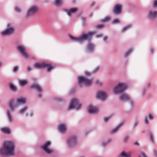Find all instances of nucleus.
I'll list each match as a JSON object with an SVG mask.
<instances>
[{
	"label": "nucleus",
	"mask_w": 157,
	"mask_h": 157,
	"mask_svg": "<svg viewBox=\"0 0 157 157\" xmlns=\"http://www.w3.org/2000/svg\"><path fill=\"white\" fill-rule=\"evenodd\" d=\"M15 143L12 141H5L2 145V148L0 149V154L2 155L13 156L14 155L15 148Z\"/></svg>",
	"instance_id": "1"
},
{
	"label": "nucleus",
	"mask_w": 157,
	"mask_h": 157,
	"mask_svg": "<svg viewBox=\"0 0 157 157\" xmlns=\"http://www.w3.org/2000/svg\"><path fill=\"white\" fill-rule=\"evenodd\" d=\"M96 33L95 32H90L88 33L83 34L82 36L77 37H75L71 36H70V38L75 41L82 43L84 40L90 39L92 36Z\"/></svg>",
	"instance_id": "2"
},
{
	"label": "nucleus",
	"mask_w": 157,
	"mask_h": 157,
	"mask_svg": "<svg viewBox=\"0 0 157 157\" xmlns=\"http://www.w3.org/2000/svg\"><path fill=\"white\" fill-rule=\"evenodd\" d=\"M78 142L77 137L73 136L68 138L66 141V144L67 147L69 148H71L78 144Z\"/></svg>",
	"instance_id": "3"
},
{
	"label": "nucleus",
	"mask_w": 157,
	"mask_h": 157,
	"mask_svg": "<svg viewBox=\"0 0 157 157\" xmlns=\"http://www.w3.org/2000/svg\"><path fill=\"white\" fill-rule=\"evenodd\" d=\"M127 87V85L126 84L119 83L114 87L113 90V93L116 94L123 93Z\"/></svg>",
	"instance_id": "4"
},
{
	"label": "nucleus",
	"mask_w": 157,
	"mask_h": 157,
	"mask_svg": "<svg viewBox=\"0 0 157 157\" xmlns=\"http://www.w3.org/2000/svg\"><path fill=\"white\" fill-rule=\"evenodd\" d=\"M81 104H78V100L75 98L70 101L67 109L69 110L73 109L78 110L81 108Z\"/></svg>",
	"instance_id": "5"
},
{
	"label": "nucleus",
	"mask_w": 157,
	"mask_h": 157,
	"mask_svg": "<svg viewBox=\"0 0 157 157\" xmlns=\"http://www.w3.org/2000/svg\"><path fill=\"white\" fill-rule=\"evenodd\" d=\"M78 82L79 85L82 83L84 84L86 86H89L91 84L92 81V79H88L82 76L78 77Z\"/></svg>",
	"instance_id": "6"
},
{
	"label": "nucleus",
	"mask_w": 157,
	"mask_h": 157,
	"mask_svg": "<svg viewBox=\"0 0 157 157\" xmlns=\"http://www.w3.org/2000/svg\"><path fill=\"white\" fill-rule=\"evenodd\" d=\"M17 50L21 54L25 59L29 57V55L26 52V48L24 46L19 45L17 47Z\"/></svg>",
	"instance_id": "7"
},
{
	"label": "nucleus",
	"mask_w": 157,
	"mask_h": 157,
	"mask_svg": "<svg viewBox=\"0 0 157 157\" xmlns=\"http://www.w3.org/2000/svg\"><path fill=\"white\" fill-rule=\"evenodd\" d=\"M14 28L9 24H7V28L1 32V35L3 36H5L13 34L14 32Z\"/></svg>",
	"instance_id": "8"
},
{
	"label": "nucleus",
	"mask_w": 157,
	"mask_h": 157,
	"mask_svg": "<svg viewBox=\"0 0 157 157\" xmlns=\"http://www.w3.org/2000/svg\"><path fill=\"white\" fill-rule=\"evenodd\" d=\"M96 97L97 99L104 101L107 98V92L104 91H99L97 93Z\"/></svg>",
	"instance_id": "9"
},
{
	"label": "nucleus",
	"mask_w": 157,
	"mask_h": 157,
	"mask_svg": "<svg viewBox=\"0 0 157 157\" xmlns=\"http://www.w3.org/2000/svg\"><path fill=\"white\" fill-rule=\"evenodd\" d=\"M38 10V9L36 6H33L28 10L26 13V16L29 17L34 14Z\"/></svg>",
	"instance_id": "10"
},
{
	"label": "nucleus",
	"mask_w": 157,
	"mask_h": 157,
	"mask_svg": "<svg viewBox=\"0 0 157 157\" xmlns=\"http://www.w3.org/2000/svg\"><path fill=\"white\" fill-rule=\"evenodd\" d=\"M147 16V18L150 20L155 19L157 16V11L153 10H149L148 12Z\"/></svg>",
	"instance_id": "11"
},
{
	"label": "nucleus",
	"mask_w": 157,
	"mask_h": 157,
	"mask_svg": "<svg viewBox=\"0 0 157 157\" xmlns=\"http://www.w3.org/2000/svg\"><path fill=\"white\" fill-rule=\"evenodd\" d=\"M77 8H72L69 9H64L63 11L65 12L69 17H71V14L75 13L78 10Z\"/></svg>",
	"instance_id": "12"
},
{
	"label": "nucleus",
	"mask_w": 157,
	"mask_h": 157,
	"mask_svg": "<svg viewBox=\"0 0 157 157\" xmlns=\"http://www.w3.org/2000/svg\"><path fill=\"white\" fill-rule=\"evenodd\" d=\"M122 5L120 4H117L113 9V12L115 14H119L121 13Z\"/></svg>",
	"instance_id": "13"
},
{
	"label": "nucleus",
	"mask_w": 157,
	"mask_h": 157,
	"mask_svg": "<svg viewBox=\"0 0 157 157\" xmlns=\"http://www.w3.org/2000/svg\"><path fill=\"white\" fill-rule=\"evenodd\" d=\"M120 98L121 100L122 101L129 100L131 106H132L134 104L133 101L131 100L128 95L126 94H122L120 97Z\"/></svg>",
	"instance_id": "14"
},
{
	"label": "nucleus",
	"mask_w": 157,
	"mask_h": 157,
	"mask_svg": "<svg viewBox=\"0 0 157 157\" xmlns=\"http://www.w3.org/2000/svg\"><path fill=\"white\" fill-rule=\"evenodd\" d=\"M51 144V142L48 141L46 142L41 147L47 153L50 154L52 152V151L48 149V147Z\"/></svg>",
	"instance_id": "15"
},
{
	"label": "nucleus",
	"mask_w": 157,
	"mask_h": 157,
	"mask_svg": "<svg viewBox=\"0 0 157 157\" xmlns=\"http://www.w3.org/2000/svg\"><path fill=\"white\" fill-rule=\"evenodd\" d=\"M88 112L90 114H94L98 112V108L92 105H90L87 109Z\"/></svg>",
	"instance_id": "16"
},
{
	"label": "nucleus",
	"mask_w": 157,
	"mask_h": 157,
	"mask_svg": "<svg viewBox=\"0 0 157 157\" xmlns=\"http://www.w3.org/2000/svg\"><path fill=\"white\" fill-rule=\"evenodd\" d=\"M94 45L92 43L89 42L86 47V51L87 52L92 53L94 48Z\"/></svg>",
	"instance_id": "17"
},
{
	"label": "nucleus",
	"mask_w": 157,
	"mask_h": 157,
	"mask_svg": "<svg viewBox=\"0 0 157 157\" xmlns=\"http://www.w3.org/2000/svg\"><path fill=\"white\" fill-rule=\"evenodd\" d=\"M30 87L32 89H34L38 91L41 93L42 90L40 86L38 84H34L30 86Z\"/></svg>",
	"instance_id": "18"
},
{
	"label": "nucleus",
	"mask_w": 157,
	"mask_h": 157,
	"mask_svg": "<svg viewBox=\"0 0 157 157\" xmlns=\"http://www.w3.org/2000/svg\"><path fill=\"white\" fill-rule=\"evenodd\" d=\"M44 64H45L44 68L47 67V71L48 72L50 71H51L54 68V66L52 65L51 63H44Z\"/></svg>",
	"instance_id": "19"
},
{
	"label": "nucleus",
	"mask_w": 157,
	"mask_h": 157,
	"mask_svg": "<svg viewBox=\"0 0 157 157\" xmlns=\"http://www.w3.org/2000/svg\"><path fill=\"white\" fill-rule=\"evenodd\" d=\"M26 99L24 98L21 97L17 100V105L24 104L26 103Z\"/></svg>",
	"instance_id": "20"
},
{
	"label": "nucleus",
	"mask_w": 157,
	"mask_h": 157,
	"mask_svg": "<svg viewBox=\"0 0 157 157\" xmlns=\"http://www.w3.org/2000/svg\"><path fill=\"white\" fill-rule=\"evenodd\" d=\"M45 64L44 63H37L34 65V67L37 69L43 68Z\"/></svg>",
	"instance_id": "21"
},
{
	"label": "nucleus",
	"mask_w": 157,
	"mask_h": 157,
	"mask_svg": "<svg viewBox=\"0 0 157 157\" xmlns=\"http://www.w3.org/2000/svg\"><path fill=\"white\" fill-rule=\"evenodd\" d=\"M58 129L60 132L63 133L66 130L65 125L63 124H60L58 125Z\"/></svg>",
	"instance_id": "22"
},
{
	"label": "nucleus",
	"mask_w": 157,
	"mask_h": 157,
	"mask_svg": "<svg viewBox=\"0 0 157 157\" xmlns=\"http://www.w3.org/2000/svg\"><path fill=\"white\" fill-rule=\"evenodd\" d=\"M9 105L11 110L12 112H13L15 109L16 105L14 104L13 100H11L9 102Z\"/></svg>",
	"instance_id": "23"
},
{
	"label": "nucleus",
	"mask_w": 157,
	"mask_h": 157,
	"mask_svg": "<svg viewBox=\"0 0 157 157\" xmlns=\"http://www.w3.org/2000/svg\"><path fill=\"white\" fill-rule=\"evenodd\" d=\"M7 115L9 122L10 123L12 122L13 121V120L11 113L10 110L8 109L7 110Z\"/></svg>",
	"instance_id": "24"
},
{
	"label": "nucleus",
	"mask_w": 157,
	"mask_h": 157,
	"mask_svg": "<svg viewBox=\"0 0 157 157\" xmlns=\"http://www.w3.org/2000/svg\"><path fill=\"white\" fill-rule=\"evenodd\" d=\"M123 123H120L118 124L116 128H113L111 131V133H114L116 132L122 126L123 124Z\"/></svg>",
	"instance_id": "25"
},
{
	"label": "nucleus",
	"mask_w": 157,
	"mask_h": 157,
	"mask_svg": "<svg viewBox=\"0 0 157 157\" xmlns=\"http://www.w3.org/2000/svg\"><path fill=\"white\" fill-rule=\"evenodd\" d=\"M28 107L25 105L21 108L18 112V113L20 114H23L28 109Z\"/></svg>",
	"instance_id": "26"
},
{
	"label": "nucleus",
	"mask_w": 157,
	"mask_h": 157,
	"mask_svg": "<svg viewBox=\"0 0 157 157\" xmlns=\"http://www.w3.org/2000/svg\"><path fill=\"white\" fill-rule=\"evenodd\" d=\"M132 25L131 24H129L126 25V26L122 28L121 31V32L124 33L126 30H128V29L131 28L132 27Z\"/></svg>",
	"instance_id": "27"
},
{
	"label": "nucleus",
	"mask_w": 157,
	"mask_h": 157,
	"mask_svg": "<svg viewBox=\"0 0 157 157\" xmlns=\"http://www.w3.org/2000/svg\"><path fill=\"white\" fill-rule=\"evenodd\" d=\"M9 86L12 91L15 92L17 91V88L13 83H9Z\"/></svg>",
	"instance_id": "28"
},
{
	"label": "nucleus",
	"mask_w": 157,
	"mask_h": 157,
	"mask_svg": "<svg viewBox=\"0 0 157 157\" xmlns=\"http://www.w3.org/2000/svg\"><path fill=\"white\" fill-rule=\"evenodd\" d=\"M1 131L4 133L9 134L10 133V130L8 128H4L2 129Z\"/></svg>",
	"instance_id": "29"
},
{
	"label": "nucleus",
	"mask_w": 157,
	"mask_h": 157,
	"mask_svg": "<svg viewBox=\"0 0 157 157\" xmlns=\"http://www.w3.org/2000/svg\"><path fill=\"white\" fill-rule=\"evenodd\" d=\"M18 82L20 85L21 86H25L28 83L27 80H20Z\"/></svg>",
	"instance_id": "30"
},
{
	"label": "nucleus",
	"mask_w": 157,
	"mask_h": 157,
	"mask_svg": "<svg viewBox=\"0 0 157 157\" xmlns=\"http://www.w3.org/2000/svg\"><path fill=\"white\" fill-rule=\"evenodd\" d=\"M54 3L55 5L57 6H59L62 4L61 0H55Z\"/></svg>",
	"instance_id": "31"
},
{
	"label": "nucleus",
	"mask_w": 157,
	"mask_h": 157,
	"mask_svg": "<svg viewBox=\"0 0 157 157\" xmlns=\"http://www.w3.org/2000/svg\"><path fill=\"white\" fill-rule=\"evenodd\" d=\"M132 48H130L129 49H128L127 51L125 53L124 56L125 57H128V56L129 55V54L132 52Z\"/></svg>",
	"instance_id": "32"
},
{
	"label": "nucleus",
	"mask_w": 157,
	"mask_h": 157,
	"mask_svg": "<svg viewBox=\"0 0 157 157\" xmlns=\"http://www.w3.org/2000/svg\"><path fill=\"white\" fill-rule=\"evenodd\" d=\"M149 135L150 136V139L152 143H154V135H153L151 132L149 133Z\"/></svg>",
	"instance_id": "33"
},
{
	"label": "nucleus",
	"mask_w": 157,
	"mask_h": 157,
	"mask_svg": "<svg viewBox=\"0 0 157 157\" xmlns=\"http://www.w3.org/2000/svg\"><path fill=\"white\" fill-rule=\"evenodd\" d=\"M110 19V18L109 17H107L101 20V21L102 22H108L109 20Z\"/></svg>",
	"instance_id": "34"
},
{
	"label": "nucleus",
	"mask_w": 157,
	"mask_h": 157,
	"mask_svg": "<svg viewBox=\"0 0 157 157\" xmlns=\"http://www.w3.org/2000/svg\"><path fill=\"white\" fill-rule=\"evenodd\" d=\"M120 22V20L118 18H116L113 20L112 22V24H116L119 23Z\"/></svg>",
	"instance_id": "35"
},
{
	"label": "nucleus",
	"mask_w": 157,
	"mask_h": 157,
	"mask_svg": "<svg viewBox=\"0 0 157 157\" xmlns=\"http://www.w3.org/2000/svg\"><path fill=\"white\" fill-rule=\"evenodd\" d=\"M55 100L59 102L62 101H64V99L59 97H56L55 98Z\"/></svg>",
	"instance_id": "36"
},
{
	"label": "nucleus",
	"mask_w": 157,
	"mask_h": 157,
	"mask_svg": "<svg viewBox=\"0 0 157 157\" xmlns=\"http://www.w3.org/2000/svg\"><path fill=\"white\" fill-rule=\"evenodd\" d=\"M18 70V67L17 66H15L14 67L13 71L14 73L16 72Z\"/></svg>",
	"instance_id": "37"
},
{
	"label": "nucleus",
	"mask_w": 157,
	"mask_h": 157,
	"mask_svg": "<svg viewBox=\"0 0 157 157\" xmlns=\"http://www.w3.org/2000/svg\"><path fill=\"white\" fill-rule=\"evenodd\" d=\"M139 121L138 120H136L135 121L134 124H133V127L134 128H135L139 124Z\"/></svg>",
	"instance_id": "38"
},
{
	"label": "nucleus",
	"mask_w": 157,
	"mask_h": 157,
	"mask_svg": "<svg viewBox=\"0 0 157 157\" xmlns=\"http://www.w3.org/2000/svg\"><path fill=\"white\" fill-rule=\"evenodd\" d=\"M147 91V89L146 88H144L142 90V96H144L145 95L146 92Z\"/></svg>",
	"instance_id": "39"
},
{
	"label": "nucleus",
	"mask_w": 157,
	"mask_h": 157,
	"mask_svg": "<svg viewBox=\"0 0 157 157\" xmlns=\"http://www.w3.org/2000/svg\"><path fill=\"white\" fill-rule=\"evenodd\" d=\"M153 6L154 7H157V0H154L153 2Z\"/></svg>",
	"instance_id": "40"
},
{
	"label": "nucleus",
	"mask_w": 157,
	"mask_h": 157,
	"mask_svg": "<svg viewBox=\"0 0 157 157\" xmlns=\"http://www.w3.org/2000/svg\"><path fill=\"white\" fill-rule=\"evenodd\" d=\"M15 10L17 12L19 13L21 12V10L20 8L17 6L15 7Z\"/></svg>",
	"instance_id": "41"
},
{
	"label": "nucleus",
	"mask_w": 157,
	"mask_h": 157,
	"mask_svg": "<svg viewBox=\"0 0 157 157\" xmlns=\"http://www.w3.org/2000/svg\"><path fill=\"white\" fill-rule=\"evenodd\" d=\"M103 27L104 26L102 25H98L96 26V28L97 29H102Z\"/></svg>",
	"instance_id": "42"
},
{
	"label": "nucleus",
	"mask_w": 157,
	"mask_h": 157,
	"mask_svg": "<svg viewBox=\"0 0 157 157\" xmlns=\"http://www.w3.org/2000/svg\"><path fill=\"white\" fill-rule=\"evenodd\" d=\"M147 157L145 155V153L143 152L141 153V155H139V157Z\"/></svg>",
	"instance_id": "43"
},
{
	"label": "nucleus",
	"mask_w": 157,
	"mask_h": 157,
	"mask_svg": "<svg viewBox=\"0 0 157 157\" xmlns=\"http://www.w3.org/2000/svg\"><path fill=\"white\" fill-rule=\"evenodd\" d=\"M110 117H107L104 118V121L105 122H108V121L110 119Z\"/></svg>",
	"instance_id": "44"
},
{
	"label": "nucleus",
	"mask_w": 157,
	"mask_h": 157,
	"mask_svg": "<svg viewBox=\"0 0 157 157\" xmlns=\"http://www.w3.org/2000/svg\"><path fill=\"white\" fill-rule=\"evenodd\" d=\"M145 123L147 124H149V122L148 121L147 119V116H146L145 118Z\"/></svg>",
	"instance_id": "45"
},
{
	"label": "nucleus",
	"mask_w": 157,
	"mask_h": 157,
	"mask_svg": "<svg viewBox=\"0 0 157 157\" xmlns=\"http://www.w3.org/2000/svg\"><path fill=\"white\" fill-rule=\"evenodd\" d=\"M129 136H126L124 138V142H126L129 139Z\"/></svg>",
	"instance_id": "46"
},
{
	"label": "nucleus",
	"mask_w": 157,
	"mask_h": 157,
	"mask_svg": "<svg viewBox=\"0 0 157 157\" xmlns=\"http://www.w3.org/2000/svg\"><path fill=\"white\" fill-rule=\"evenodd\" d=\"M149 118L151 120H152L153 119V116L150 113L149 114Z\"/></svg>",
	"instance_id": "47"
},
{
	"label": "nucleus",
	"mask_w": 157,
	"mask_h": 157,
	"mask_svg": "<svg viewBox=\"0 0 157 157\" xmlns=\"http://www.w3.org/2000/svg\"><path fill=\"white\" fill-rule=\"evenodd\" d=\"M27 69L28 72H29L32 70V68L29 66H28L27 67Z\"/></svg>",
	"instance_id": "48"
},
{
	"label": "nucleus",
	"mask_w": 157,
	"mask_h": 157,
	"mask_svg": "<svg viewBox=\"0 0 157 157\" xmlns=\"http://www.w3.org/2000/svg\"><path fill=\"white\" fill-rule=\"evenodd\" d=\"M108 144L106 142H104L102 143V146L103 147H105Z\"/></svg>",
	"instance_id": "49"
},
{
	"label": "nucleus",
	"mask_w": 157,
	"mask_h": 157,
	"mask_svg": "<svg viewBox=\"0 0 157 157\" xmlns=\"http://www.w3.org/2000/svg\"><path fill=\"white\" fill-rule=\"evenodd\" d=\"M154 152L155 156L156 157H157V151L156 150H154Z\"/></svg>",
	"instance_id": "50"
},
{
	"label": "nucleus",
	"mask_w": 157,
	"mask_h": 157,
	"mask_svg": "<svg viewBox=\"0 0 157 157\" xmlns=\"http://www.w3.org/2000/svg\"><path fill=\"white\" fill-rule=\"evenodd\" d=\"M96 82L97 84L99 85H101L102 84L101 82L98 80H97L96 81Z\"/></svg>",
	"instance_id": "51"
},
{
	"label": "nucleus",
	"mask_w": 157,
	"mask_h": 157,
	"mask_svg": "<svg viewBox=\"0 0 157 157\" xmlns=\"http://www.w3.org/2000/svg\"><path fill=\"white\" fill-rule=\"evenodd\" d=\"M99 68L98 67H96L94 70V71L96 72L98 71L99 70Z\"/></svg>",
	"instance_id": "52"
},
{
	"label": "nucleus",
	"mask_w": 157,
	"mask_h": 157,
	"mask_svg": "<svg viewBox=\"0 0 157 157\" xmlns=\"http://www.w3.org/2000/svg\"><path fill=\"white\" fill-rule=\"evenodd\" d=\"M102 34H100L98 35H97L96 36L97 38L100 37H102Z\"/></svg>",
	"instance_id": "53"
},
{
	"label": "nucleus",
	"mask_w": 157,
	"mask_h": 157,
	"mask_svg": "<svg viewBox=\"0 0 157 157\" xmlns=\"http://www.w3.org/2000/svg\"><path fill=\"white\" fill-rule=\"evenodd\" d=\"M134 144L135 145L139 146V143L138 142L136 141L134 143Z\"/></svg>",
	"instance_id": "54"
},
{
	"label": "nucleus",
	"mask_w": 157,
	"mask_h": 157,
	"mask_svg": "<svg viewBox=\"0 0 157 157\" xmlns=\"http://www.w3.org/2000/svg\"><path fill=\"white\" fill-rule=\"evenodd\" d=\"M111 141V140L110 139H108L106 141V143L108 144H109Z\"/></svg>",
	"instance_id": "55"
},
{
	"label": "nucleus",
	"mask_w": 157,
	"mask_h": 157,
	"mask_svg": "<svg viewBox=\"0 0 157 157\" xmlns=\"http://www.w3.org/2000/svg\"><path fill=\"white\" fill-rule=\"evenodd\" d=\"M95 4V2H92L90 4V6L91 7V6H94V5Z\"/></svg>",
	"instance_id": "56"
},
{
	"label": "nucleus",
	"mask_w": 157,
	"mask_h": 157,
	"mask_svg": "<svg viewBox=\"0 0 157 157\" xmlns=\"http://www.w3.org/2000/svg\"><path fill=\"white\" fill-rule=\"evenodd\" d=\"M151 52L152 54L154 52V49L153 48H151Z\"/></svg>",
	"instance_id": "57"
},
{
	"label": "nucleus",
	"mask_w": 157,
	"mask_h": 157,
	"mask_svg": "<svg viewBox=\"0 0 157 157\" xmlns=\"http://www.w3.org/2000/svg\"><path fill=\"white\" fill-rule=\"evenodd\" d=\"M108 38L106 36H104L103 38V40L104 41H106L107 40Z\"/></svg>",
	"instance_id": "58"
},
{
	"label": "nucleus",
	"mask_w": 157,
	"mask_h": 157,
	"mask_svg": "<svg viewBox=\"0 0 157 157\" xmlns=\"http://www.w3.org/2000/svg\"><path fill=\"white\" fill-rule=\"evenodd\" d=\"M87 19L86 17H83L82 18V21H86Z\"/></svg>",
	"instance_id": "59"
},
{
	"label": "nucleus",
	"mask_w": 157,
	"mask_h": 157,
	"mask_svg": "<svg viewBox=\"0 0 157 157\" xmlns=\"http://www.w3.org/2000/svg\"><path fill=\"white\" fill-rule=\"evenodd\" d=\"M82 24L83 26H84L86 24V21H82Z\"/></svg>",
	"instance_id": "60"
},
{
	"label": "nucleus",
	"mask_w": 157,
	"mask_h": 157,
	"mask_svg": "<svg viewBox=\"0 0 157 157\" xmlns=\"http://www.w3.org/2000/svg\"><path fill=\"white\" fill-rule=\"evenodd\" d=\"M85 75L86 76H89L90 75V74L88 72H86L85 73Z\"/></svg>",
	"instance_id": "61"
},
{
	"label": "nucleus",
	"mask_w": 157,
	"mask_h": 157,
	"mask_svg": "<svg viewBox=\"0 0 157 157\" xmlns=\"http://www.w3.org/2000/svg\"><path fill=\"white\" fill-rule=\"evenodd\" d=\"M33 112H31V113H30V116H31V117H32L33 116Z\"/></svg>",
	"instance_id": "62"
},
{
	"label": "nucleus",
	"mask_w": 157,
	"mask_h": 157,
	"mask_svg": "<svg viewBox=\"0 0 157 157\" xmlns=\"http://www.w3.org/2000/svg\"><path fill=\"white\" fill-rule=\"evenodd\" d=\"M2 64H3L2 62H0V68L1 67Z\"/></svg>",
	"instance_id": "63"
},
{
	"label": "nucleus",
	"mask_w": 157,
	"mask_h": 157,
	"mask_svg": "<svg viewBox=\"0 0 157 157\" xmlns=\"http://www.w3.org/2000/svg\"><path fill=\"white\" fill-rule=\"evenodd\" d=\"M93 13H90V14L89 15V16L90 17H92L93 15Z\"/></svg>",
	"instance_id": "64"
}]
</instances>
